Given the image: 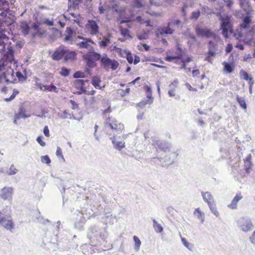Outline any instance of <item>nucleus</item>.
Listing matches in <instances>:
<instances>
[{
	"label": "nucleus",
	"instance_id": "obj_1",
	"mask_svg": "<svg viewBox=\"0 0 255 255\" xmlns=\"http://www.w3.org/2000/svg\"><path fill=\"white\" fill-rule=\"evenodd\" d=\"M231 16L226 15L224 16L220 15L221 28L222 30V34L226 38L229 37V33H232L233 29L231 24Z\"/></svg>",
	"mask_w": 255,
	"mask_h": 255
},
{
	"label": "nucleus",
	"instance_id": "obj_2",
	"mask_svg": "<svg viewBox=\"0 0 255 255\" xmlns=\"http://www.w3.org/2000/svg\"><path fill=\"white\" fill-rule=\"evenodd\" d=\"M238 228L245 233L252 231L254 227L251 219L248 217H242L237 221Z\"/></svg>",
	"mask_w": 255,
	"mask_h": 255
},
{
	"label": "nucleus",
	"instance_id": "obj_3",
	"mask_svg": "<svg viewBox=\"0 0 255 255\" xmlns=\"http://www.w3.org/2000/svg\"><path fill=\"white\" fill-rule=\"evenodd\" d=\"M101 55L95 52L94 48L83 55V58L86 60L87 65L90 67H94L95 62L101 59Z\"/></svg>",
	"mask_w": 255,
	"mask_h": 255
},
{
	"label": "nucleus",
	"instance_id": "obj_4",
	"mask_svg": "<svg viewBox=\"0 0 255 255\" xmlns=\"http://www.w3.org/2000/svg\"><path fill=\"white\" fill-rule=\"evenodd\" d=\"M98 236L102 240L104 241L107 237V233L106 231L101 233L99 231L98 228L96 227H92L89 229L87 237L91 242L96 240Z\"/></svg>",
	"mask_w": 255,
	"mask_h": 255
},
{
	"label": "nucleus",
	"instance_id": "obj_5",
	"mask_svg": "<svg viewBox=\"0 0 255 255\" xmlns=\"http://www.w3.org/2000/svg\"><path fill=\"white\" fill-rule=\"evenodd\" d=\"M0 225L7 230L11 231L14 229V224L8 209L5 215H1L0 217Z\"/></svg>",
	"mask_w": 255,
	"mask_h": 255
},
{
	"label": "nucleus",
	"instance_id": "obj_6",
	"mask_svg": "<svg viewBox=\"0 0 255 255\" xmlns=\"http://www.w3.org/2000/svg\"><path fill=\"white\" fill-rule=\"evenodd\" d=\"M105 125L106 127H110L111 129L117 132L118 134L124 128V125L110 117H109L106 120Z\"/></svg>",
	"mask_w": 255,
	"mask_h": 255
},
{
	"label": "nucleus",
	"instance_id": "obj_7",
	"mask_svg": "<svg viewBox=\"0 0 255 255\" xmlns=\"http://www.w3.org/2000/svg\"><path fill=\"white\" fill-rule=\"evenodd\" d=\"M152 145L156 148L157 151L160 150L164 151H166L170 146L168 142L156 137L152 138Z\"/></svg>",
	"mask_w": 255,
	"mask_h": 255
},
{
	"label": "nucleus",
	"instance_id": "obj_8",
	"mask_svg": "<svg viewBox=\"0 0 255 255\" xmlns=\"http://www.w3.org/2000/svg\"><path fill=\"white\" fill-rule=\"evenodd\" d=\"M195 30L198 37H213V38H216L217 37V35L210 29L203 28L199 26H196Z\"/></svg>",
	"mask_w": 255,
	"mask_h": 255
},
{
	"label": "nucleus",
	"instance_id": "obj_9",
	"mask_svg": "<svg viewBox=\"0 0 255 255\" xmlns=\"http://www.w3.org/2000/svg\"><path fill=\"white\" fill-rule=\"evenodd\" d=\"M100 60L105 68H109L110 66L113 70H116L119 65L117 61L111 59L107 55L101 57Z\"/></svg>",
	"mask_w": 255,
	"mask_h": 255
},
{
	"label": "nucleus",
	"instance_id": "obj_10",
	"mask_svg": "<svg viewBox=\"0 0 255 255\" xmlns=\"http://www.w3.org/2000/svg\"><path fill=\"white\" fill-rule=\"evenodd\" d=\"M86 27L92 35H96L99 32V26L94 20L89 19L86 24Z\"/></svg>",
	"mask_w": 255,
	"mask_h": 255
},
{
	"label": "nucleus",
	"instance_id": "obj_11",
	"mask_svg": "<svg viewBox=\"0 0 255 255\" xmlns=\"http://www.w3.org/2000/svg\"><path fill=\"white\" fill-rule=\"evenodd\" d=\"M78 37L80 39H81L83 40L82 41L79 42L77 45L79 47V48H85L89 50V51L90 50H93V48H94L91 45H90V43L95 44V43L91 39L86 37H83L82 36H78Z\"/></svg>",
	"mask_w": 255,
	"mask_h": 255
},
{
	"label": "nucleus",
	"instance_id": "obj_12",
	"mask_svg": "<svg viewBox=\"0 0 255 255\" xmlns=\"http://www.w3.org/2000/svg\"><path fill=\"white\" fill-rule=\"evenodd\" d=\"M172 23L168 22L165 26L158 28L157 31L156 32L155 35L156 37H159L160 35L163 34H172L174 31V29L172 27Z\"/></svg>",
	"mask_w": 255,
	"mask_h": 255
},
{
	"label": "nucleus",
	"instance_id": "obj_13",
	"mask_svg": "<svg viewBox=\"0 0 255 255\" xmlns=\"http://www.w3.org/2000/svg\"><path fill=\"white\" fill-rule=\"evenodd\" d=\"M66 50V47L61 45L56 49L55 51L52 55V58L55 61H59L62 58H64V55Z\"/></svg>",
	"mask_w": 255,
	"mask_h": 255
},
{
	"label": "nucleus",
	"instance_id": "obj_14",
	"mask_svg": "<svg viewBox=\"0 0 255 255\" xmlns=\"http://www.w3.org/2000/svg\"><path fill=\"white\" fill-rule=\"evenodd\" d=\"M13 194V189L10 187H4L0 191V197L4 200H11Z\"/></svg>",
	"mask_w": 255,
	"mask_h": 255
},
{
	"label": "nucleus",
	"instance_id": "obj_15",
	"mask_svg": "<svg viewBox=\"0 0 255 255\" xmlns=\"http://www.w3.org/2000/svg\"><path fill=\"white\" fill-rule=\"evenodd\" d=\"M240 7L246 13V15H252L254 9L251 5L250 1L239 2Z\"/></svg>",
	"mask_w": 255,
	"mask_h": 255
},
{
	"label": "nucleus",
	"instance_id": "obj_16",
	"mask_svg": "<svg viewBox=\"0 0 255 255\" xmlns=\"http://www.w3.org/2000/svg\"><path fill=\"white\" fill-rule=\"evenodd\" d=\"M243 198V196L241 192L237 193L231 201V203L228 205V207L232 210L237 209L238 208V203Z\"/></svg>",
	"mask_w": 255,
	"mask_h": 255
},
{
	"label": "nucleus",
	"instance_id": "obj_17",
	"mask_svg": "<svg viewBox=\"0 0 255 255\" xmlns=\"http://www.w3.org/2000/svg\"><path fill=\"white\" fill-rule=\"evenodd\" d=\"M252 21L251 15H246L242 18V23L240 24L241 28L244 29H249L250 27Z\"/></svg>",
	"mask_w": 255,
	"mask_h": 255
},
{
	"label": "nucleus",
	"instance_id": "obj_18",
	"mask_svg": "<svg viewBox=\"0 0 255 255\" xmlns=\"http://www.w3.org/2000/svg\"><path fill=\"white\" fill-rule=\"evenodd\" d=\"M201 195L204 201L206 202L208 205H209V203L212 204L215 202L214 197L210 192L202 191L201 192Z\"/></svg>",
	"mask_w": 255,
	"mask_h": 255
},
{
	"label": "nucleus",
	"instance_id": "obj_19",
	"mask_svg": "<svg viewBox=\"0 0 255 255\" xmlns=\"http://www.w3.org/2000/svg\"><path fill=\"white\" fill-rule=\"evenodd\" d=\"M82 253L85 255H89L94 252V248L91 245L84 244L81 247Z\"/></svg>",
	"mask_w": 255,
	"mask_h": 255
},
{
	"label": "nucleus",
	"instance_id": "obj_20",
	"mask_svg": "<svg viewBox=\"0 0 255 255\" xmlns=\"http://www.w3.org/2000/svg\"><path fill=\"white\" fill-rule=\"evenodd\" d=\"M112 140V142L114 144L115 148L117 150H121L122 148H123L125 145V142L123 141H118L116 140L115 137H113L111 138Z\"/></svg>",
	"mask_w": 255,
	"mask_h": 255
},
{
	"label": "nucleus",
	"instance_id": "obj_21",
	"mask_svg": "<svg viewBox=\"0 0 255 255\" xmlns=\"http://www.w3.org/2000/svg\"><path fill=\"white\" fill-rule=\"evenodd\" d=\"M65 54L64 55V59L65 61L72 60L75 59L76 54L74 51H70L67 47Z\"/></svg>",
	"mask_w": 255,
	"mask_h": 255
},
{
	"label": "nucleus",
	"instance_id": "obj_22",
	"mask_svg": "<svg viewBox=\"0 0 255 255\" xmlns=\"http://www.w3.org/2000/svg\"><path fill=\"white\" fill-rule=\"evenodd\" d=\"M253 165L251 162V155L249 154V156L245 159V169L247 173H249L250 169Z\"/></svg>",
	"mask_w": 255,
	"mask_h": 255
},
{
	"label": "nucleus",
	"instance_id": "obj_23",
	"mask_svg": "<svg viewBox=\"0 0 255 255\" xmlns=\"http://www.w3.org/2000/svg\"><path fill=\"white\" fill-rule=\"evenodd\" d=\"M216 44L212 41H210L208 43V54L213 57L215 55V50H216Z\"/></svg>",
	"mask_w": 255,
	"mask_h": 255
},
{
	"label": "nucleus",
	"instance_id": "obj_24",
	"mask_svg": "<svg viewBox=\"0 0 255 255\" xmlns=\"http://www.w3.org/2000/svg\"><path fill=\"white\" fill-rule=\"evenodd\" d=\"M20 28L22 32L24 35H27L29 32V26L26 21H22L20 24Z\"/></svg>",
	"mask_w": 255,
	"mask_h": 255
},
{
	"label": "nucleus",
	"instance_id": "obj_25",
	"mask_svg": "<svg viewBox=\"0 0 255 255\" xmlns=\"http://www.w3.org/2000/svg\"><path fill=\"white\" fill-rule=\"evenodd\" d=\"M195 216L201 221V222L203 223L204 221V214L201 211V210L198 208L195 209L194 212Z\"/></svg>",
	"mask_w": 255,
	"mask_h": 255
},
{
	"label": "nucleus",
	"instance_id": "obj_26",
	"mask_svg": "<svg viewBox=\"0 0 255 255\" xmlns=\"http://www.w3.org/2000/svg\"><path fill=\"white\" fill-rule=\"evenodd\" d=\"M25 110H23L22 108H20L18 113L16 114V118L20 119V118H26L30 117V115H26L25 114Z\"/></svg>",
	"mask_w": 255,
	"mask_h": 255
},
{
	"label": "nucleus",
	"instance_id": "obj_27",
	"mask_svg": "<svg viewBox=\"0 0 255 255\" xmlns=\"http://www.w3.org/2000/svg\"><path fill=\"white\" fill-rule=\"evenodd\" d=\"M18 171V169L15 167L14 165L11 164L9 170L5 171V174L7 175H13L16 174Z\"/></svg>",
	"mask_w": 255,
	"mask_h": 255
},
{
	"label": "nucleus",
	"instance_id": "obj_28",
	"mask_svg": "<svg viewBox=\"0 0 255 255\" xmlns=\"http://www.w3.org/2000/svg\"><path fill=\"white\" fill-rule=\"evenodd\" d=\"M101 82V80L99 77L97 76H94L92 77L91 83L96 88H99L100 89H101L99 85Z\"/></svg>",
	"mask_w": 255,
	"mask_h": 255
},
{
	"label": "nucleus",
	"instance_id": "obj_29",
	"mask_svg": "<svg viewBox=\"0 0 255 255\" xmlns=\"http://www.w3.org/2000/svg\"><path fill=\"white\" fill-rule=\"evenodd\" d=\"M153 227L154 228L155 231L156 233H161L163 230V229L161 225L158 224L155 219H153Z\"/></svg>",
	"mask_w": 255,
	"mask_h": 255
},
{
	"label": "nucleus",
	"instance_id": "obj_30",
	"mask_svg": "<svg viewBox=\"0 0 255 255\" xmlns=\"http://www.w3.org/2000/svg\"><path fill=\"white\" fill-rule=\"evenodd\" d=\"M237 100L242 108L245 110L247 109V104L244 97H240L237 95Z\"/></svg>",
	"mask_w": 255,
	"mask_h": 255
},
{
	"label": "nucleus",
	"instance_id": "obj_31",
	"mask_svg": "<svg viewBox=\"0 0 255 255\" xmlns=\"http://www.w3.org/2000/svg\"><path fill=\"white\" fill-rule=\"evenodd\" d=\"M208 206L213 214H214L216 217H218L219 216V213L217 209L215 202L212 203V204L209 203Z\"/></svg>",
	"mask_w": 255,
	"mask_h": 255
},
{
	"label": "nucleus",
	"instance_id": "obj_32",
	"mask_svg": "<svg viewBox=\"0 0 255 255\" xmlns=\"http://www.w3.org/2000/svg\"><path fill=\"white\" fill-rule=\"evenodd\" d=\"M136 20H137V21L138 22H139L141 24L145 23L146 24V26H147V27H152L153 26V25H151L150 24V20L149 19L145 20L144 19H142L141 16H138L136 17Z\"/></svg>",
	"mask_w": 255,
	"mask_h": 255
},
{
	"label": "nucleus",
	"instance_id": "obj_33",
	"mask_svg": "<svg viewBox=\"0 0 255 255\" xmlns=\"http://www.w3.org/2000/svg\"><path fill=\"white\" fill-rule=\"evenodd\" d=\"M133 239L135 243L134 249L136 252H138L141 244V241L137 237L135 236H133Z\"/></svg>",
	"mask_w": 255,
	"mask_h": 255
},
{
	"label": "nucleus",
	"instance_id": "obj_34",
	"mask_svg": "<svg viewBox=\"0 0 255 255\" xmlns=\"http://www.w3.org/2000/svg\"><path fill=\"white\" fill-rule=\"evenodd\" d=\"M40 212H37V215L36 217V222L45 225L47 223H49V221L47 219H44L42 217L40 216Z\"/></svg>",
	"mask_w": 255,
	"mask_h": 255
},
{
	"label": "nucleus",
	"instance_id": "obj_35",
	"mask_svg": "<svg viewBox=\"0 0 255 255\" xmlns=\"http://www.w3.org/2000/svg\"><path fill=\"white\" fill-rule=\"evenodd\" d=\"M44 91L49 92H54V93H58V90L54 85H45L44 86Z\"/></svg>",
	"mask_w": 255,
	"mask_h": 255
},
{
	"label": "nucleus",
	"instance_id": "obj_36",
	"mask_svg": "<svg viewBox=\"0 0 255 255\" xmlns=\"http://www.w3.org/2000/svg\"><path fill=\"white\" fill-rule=\"evenodd\" d=\"M86 81H87V80L84 81V80H81V79H78V80H75V85L76 88L77 89H80L81 88H83V86L84 85Z\"/></svg>",
	"mask_w": 255,
	"mask_h": 255
},
{
	"label": "nucleus",
	"instance_id": "obj_37",
	"mask_svg": "<svg viewBox=\"0 0 255 255\" xmlns=\"http://www.w3.org/2000/svg\"><path fill=\"white\" fill-rule=\"evenodd\" d=\"M182 58V55L179 54L177 56H167L166 57V60L169 62H171L175 59H181Z\"/></svg>",
	"mask_w": 255,
	"mask_h": 255
},
{
	"label": "nucleus",
	"instance_id": "obj_38",
	"mask_svg": "<svg viewBox=\"0 0 255 255\" xmlns=\"http://www.w3.org/2000/svg\"><path fill=\"white\" fill-rule=\"evenodd\" d=\"M200 14H201V12L199 10L196 11H193L191 13L190 18L192 20H196L198 19V18L200 16Z\"/></svg>",
	"mask_w": 255,
	"mask_h": 255
},
{
	"label": "nucleus",
	"instance_id": "obj_39",
	"mask_svg": "<svg viewBox=\"0 0 255 255\" xmlns=\"http://www.w3.org/2000/svg\"><path fill=\"white\" fill-rule=\"evenodd\" d=\"M110 42V39L107 37H104L103 39L100 41L99 44L100 47H106L108 44Z\"/></svg>",
	"mask_w": 255,
	"mask_h": 255
},
{
	"label": "nucleus",
	"instance_id": "obj_40",
	"mask_svg": "<svg viewBox=\"0 0 255 255\" xmlns=\"http://www.w3.org/2000/svg\"><path fill=\"white\" fill-rule=\"evenodd\" d=\"M56 154L58 158H60L62 159L63 162L65 161V158H64L63 155L62 154V150L61 148L59 146L57 147Z\"/></svg>",
	"mask_w": 255,
	"mask_h": 255
},
{
	"label": "nucleus",
	"instance_id": "obj_41",
	"mask_svg": "<svg viewBox=\"0 0 255 255\" xmlns=\"http://www.w3.org/2000/svg\"><path fill=\"white\" fill-rule=\"evenodd\" d=\"M254 30H255V25L253 26V28L249 31V34L250 35L251 37L248 38L247 40L245 41V43L250 44L252 42L254 35Z\"/></svg>",
	"mask_w": 255,
	"mask_h": 255
},
{
	"label": "nucleus",
	"instance_id": "obj_42",
	"mask_svg": "<svg viewBox=\"0 0 255 255\" xmlns=\"http://www.w3.org/2000/svg\"><path fill=\"white\" fill-rule=\"evenodd\" d=\"M153 100L152 99H147L141 101L138 104V106L140 107H143L147 104L150 105L152 103Z\"/></svg>",
	"mask_w": 255,
	"mask_h": 255
},
{
	"label": "nucleus",
	"instance_id": "obj_43",
	"mask_svg": "<svg viewBox=\"0 0 255 255\" xmlns=\"http://www.w3.org/2000/svg\"><path fill=\"white\" fill-rule=\"evenodd\" d=\"M6 58L7 60H8L10 62H11L12 60L13 59V51L12 49H9L6 52Z\"/></svg>",
	"mask_w": 255,
	"mask_h": 255
},
{
	"label": "nucleus",
	"instance_id": "obj_44",
	"mask_svg": "<svg viewBox=\"0 0 255 255\" xmlns=\"http://www.w3.org/2000/svg\"><path fill=\"white\" fill-rule=\"evenodd\" d=\"M58 115L60 118L62 119H65L66 118L71 119V115L69 114L66 110L63 111V114L58 113Z\"/></svg>",
	"mask_w": 255,
	"mask_h": 255
},
{
	"label": "nucleus",
	"instance_id": "obj_45",
	"mask_svg": "<svg viewBox=\"0 0 255 255\" xmlns=\"http://www.w3.org/2000/svg\"><path fill=\"white\" fill-rule=\"evenodd\" d=\"M70 73V70L69 69L66 68L65 67H62L60 72V74L61 76L66 77L69 75Z\"/></svg>",
	"mask_w": 255,
	"mask_h": 255
},
{
	"label": "nucleus",
	"instance_id": "obj_46",
	"mask_svg": "<svg viewBox=\"0 0 255 255\" xmlns=\"http://www.w3.org/2000/svg\"><path fill=\"white\" fill-rule=\"evenodd\" d=\"M41 161L43 163L48 164L51 163V160L48 155L41 156Z\"/></svg>",
	"mask_w": 255,
	"mask_h": 255
},
{
	"label": "nucleus",
	"instance_id": "obj_47",
	"mask_svg": "<svg viewBox=\"0 0 255 255\" xmlns=\"http://www.w3.org/2000/svg\"><path fill=\"white\" fill-rule=\"evenodd\" d=\"M240 76L245 80L248 81L251 77L249 76L248 73L245 71H241L240 73Z\"/></svg>",
	"mask_w": 255,
	"mask_h": 255
},
{
	"label": "nucleus",
	"instance_id": "obj_48",
	"mask_svg": "<svg viewBox=\"0 0 255 255\" xmlns=\"http://www.w3.org/2000/svg\"><path fill=\"white\" fill-rule=\"evenodd\" d=\"M68 1L72 4L74 8H76L82 2V0H68Z\"/></svg>",
	"mask_w": 255,
	"mask_h": 255
},
{
	"label": "nucleus",
	"instance_id": "obj_49",
	"mask_svg": "<svg viewBox=\"0 0 255 255\" xmlns=\"http://www.w3.org/2000/svg\"><path fill=\"white\" fill-rule=\"evenodd\" d=\"M224 69L228 73H231L233 71V67L231 64L226 63L224 66Z\"/></svg>",
	"mask_w": 255,
	"mask_h": 255
},
{
	"label": "nucleus",
	"instance_id": "obj_50",
	"mask_svg": "<svg viewBox=\"0 0 255 255\" xmlns=\"http://www.w3.org/2000/svg\"><path fill=\"white\" fill-rule=\"evenodd\" d=\"M125 52L126 53V57L128 61L130 64L132 63L133 62V57L131 53L127 51H125Z\"/></svg>",
	"mask_w": 255,
	"mask_h": 255
},
{
	"label": "nucleus",
	"instance_id": "obj_51",
	"mask_svg": "<svg viewBox=\"0 0 255 255\" xmlns=\"http://www.w3.org/2000/svg\"><path fill=\"white\" fill-rule=\"evenodd\" d=\"M73 77L75 78H84L85 73L80 71H77L74 74Z\"/></svg>",
	"mask_w": 255,
	"mask_h": 255
},
{
	"label": "nucleus",
	"instance_id": "obj_52",
	"mask_svg": "<svg viewBox=\"0 0 255 255\" xmlns=\"http://www.w3.org/2000/svg\"><path fill=\"white\" fill-rule=\"evenodd\" d=\"M234 15L238 18H242L245 16L244 14L242 12L241 10H236L234 13Z\"/></svg>",
	"mask_w": 255,
	"mask_h": 255
},
{
	"label": "nucleus",
	"instance_id": "obj_53",
	"mask_svg": "<svg viewBox=\"0 0 255 255\" xmlns=\"http://www.w3.org/2000/svg\"><path fill=\"white\" fill-rule=\"evenodd\" d=\"M178 84V81L177 79H175L169 85V87L171 89L175 90V89L177 87Z\"/></svg>",
	"mask_w": 255,
	"mask_h": 255
},
{
	"label": "nucleus",
	"instance_id": "obj_54",
	"mask_svg": "<svg viewBox=\"0 0 255 255\" xmlns=\"http://www.w3.org/2000/svg\"><path fill=\"white\" fill-rule=\"evenodd\" d=\"M250 243L255 246V230L253 232L252 235L249 238Z\"/></svg>",
	"mask_w": 255,
	"mask_h": 255
},
{
	"label": "nucleus",
	"instance_id": "obj_55",
	"mask_svg": "<svg viewBox=\"0 0 255 255\" xmlns=\"http://www.w3.org/2000/svg\"><path fill=\"white\" fill-rule=\"evenodd\" d=\"M42 136H38L37 137L36 141L41 146L44 147L45 146L46 143L42 140Z\"/></svg>",
	"mask_w": 255,
	"mask_h": 255
},
{
	"label": "nucleus",
	"instance_id": "obj_56",
	"mask_svg": "<svg viewBox=\"0 0 255 255\" xmlns=\"http://www.w3.org/2000/svg\"><path fill=\"white\" fill-rule=\"evenodd\" d=\"M8 39V37L4 33V31L3 30H1L0 31V39Z\"/></svg>",
	"mask_w": 255,
	"mask_h": 255
},
{
	"label": "nucleus",
	"instance_id": "obj_57",
	"mask_svg": "<svg viewBox=\"0 0 255 255\" xmlns=\"http://www.w3.org/2000/svg\"><path fill=\"white\" fill-rule=\"evenodd\" d=\"M43 133L44 135L47 137H49L50 136L49 130L48 126H46L44 127L43 128Z\"/></svg>",
	"mask_w": 255,
	"mask_h": 255
},
{
	"label": "nucleus",
	"instance_id": "obj_58",
	"mask_svg": "<svg viewBox=\"0 0 255 255\" xmlns=\"http://www.w3.org/2000/svg\"><path fill=\"white\" fill-rule=\"evenodd\" d=\"M181 241L182 244L184 245L185 247H186L187 249L191 250V249L189 248V243L186 241V240L185 238H182Z\"/></svg>",
	"mask_w": 255,
	"mask_h": 255
},
{
	"label": "nucleus",
	"instance_id": "obj_59",
	"mask_svg": "<svg viewBox=\"0 0 255 255\" xmlns=\"http://www.w3.org/2000/svg\"><path fill=\"white\" fill-rule=\"evenodd\" d=\"M44 23L49 26H53L54 25V21L53 20H50L49 19H45Z\"/></svg>",
	"mask_w": 255,
	"mask_h": 255
},
{
	"label": "nucleus",
	"instance_id": "obj_60",
	"mask_svg": "<svg viewBox=\"0 0 255 255\" xmlns=\"http://www.w3.org/2000/svg\"><path fill=\"white\" fill-rule=\"evenodd\" d=\"M225 2L226 3V6L231 9L234 4L233 1L232 0H225Z\"/></svg>",
	"mask_w": 255,
	"mask_h": 255
},
{
	"label": "nucleus",
	"instance_id": "obj_61",
	"mask_svg": "<svg viewBox=\"0 0 255 255\" xmlns=\"http://www.w3.org/2000/svg\"><path fill=\"white\" fill-rule=\"evenodd\" d=\"M187 7H188L187 4L186 3H184L183 5V6L182 7V8L181 9V11H182V12L183 13V15L184 16H185L186 15V9H187Z\"/></svg>",
	"mask_w": 255,
	"mask_h": 255
},
{
	"label": "nucleus",
	"instance_id": "obj_62",
	"mask_svg": "<svg viewBox=\"0 0 255 255\" xmlns=\"http://www.w3.org/2000/svg\"><path fill=\"white\" fill-rule=\"evenodd\" d=\"M233 49L232 44L231 43H229L227 44L226 47V51L227 53H230Z\"/></svg>",
	"mask_w": 255,
	"mask_h": 255
},
{
	"label": "nucleus",
	"instance_id": "obj_63",
	"mask_svg": "<svg viewBox=\"0 0 255 255\" xmlns=\"http://www.w3.org/2000/svg\"><path fill=\"white\" fill-rule=\"evenodd\" d=\"M15 96L16 94L13 92L9 98L4 99V101L7 102H10L15 98Z\"/></svg>",
	"mask_w": 255,
	"mask_h": 255
},
{
	"label": "nucleus",
	"instance_id": "obj_64",
	"mask_svg": "<svg viewBox=\"0 0 255 255\" xmlns=\"http://www.w3.org/2000/svg\"><path fill=\"white\" fill-rule=\"evenodd\" d=\"M66 32L67 33V35L72 36L74 33V31L70 27L66 28Z\"/></svg>",
	"mask_w": 255,
	"mask_h": 255
}]
</instances>
